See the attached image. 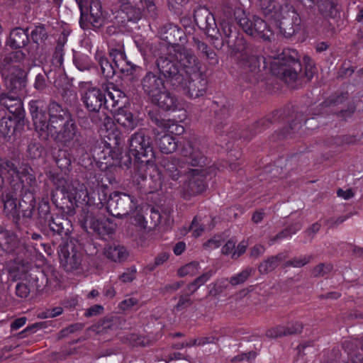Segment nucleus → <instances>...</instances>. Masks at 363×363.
<instances>
[{
	"label": "nucleus",
	"mask_w": 363,
	"mask_h": 363,
	"mask_svg": "<svg viewBox=\"0 0 363 363\" xmlns=\"http://www.w3.org/2000/svg\"><path fill=\"white\" fill-rule=\"evenodd\" d=\"M238 60L242 72V79L250 84L257 83L261 76V62H263V68L267 64L259 48L252 45L246 46L240 53Z\"/></svg>",
	"instance_id": "nucleus-8"
},
{
	"label": "nucleus",
	"mask_w": 363,
	"mask_h": 363,
	"mask_svg": "<svg viewBox=\"0 0 363 363\" xmlns=\"http://www.w3.org/2000/svg\"><path fill=\"white\" fill-rule=\"evenodd\" d=\"M194 18L197 26L208 37L218 40L216 34L218 32L215 18L211 11L205 7L194 11Z\"/></svg>",
	"instance_id": "nucleus-17"
},
{
	"label": "nucleus",
	"mask_w": 363,
	"mask_h": 363,
	"mask_svg": "<svg viewBox=\"0 0 363 363\" xmlns=\"http://www.w3.org/2000/svg\"><path fill=\"white\" fill-rule=\"evenodd\" d=\"M26 55L21 50L9 53L3 60L1 73L6 90L3 92L22 96L26 93V79L23 70L16 63L23 60Z\"/></svg>",
	"instance_id": "nucleus-7"
},
{
	"label": "nucleus",
	"mask_w": 363,
	"mask_h": 363,
	"mask_svg": "<svg viewBox=\"0 0 363 363\" xmlns=\"http://www.w3.org/2000/svg\"><path fill=\"white\" fill-rule=\"evenodd\" d=\"M157 144L160 151L164 154L172 153L177 147L174 137L169 134H164L158 138Z\"/></svg>",
	"instance_id": "nucleus-38"
},
{
	"label": "nucleus",
	"mask_w": 363,
	"mask_h": 363,
	"mask_svg": "<svg viewBox=\"0 0 363 363\" xmlns=\"http://www.w3.org/2000/svg\"><path fill=\"white\" fill-rule=\"evenodd\" d=\"M134 178L138 181H145L148 175H150L149 170L155 168V159L152 164L144 162L143 160H135Z\"/></svg>",
	"instance_id": "nucleus-36"
},
{
	"label": "nucleus",
	"mask_w": 363,
	"mask_h": 363,
	"mask_svg": "<svg viewBox=\"0 0 363 363\" xmlns=\"http://www.w3.org/2000/svg\"><path fill=\"white\" fill-rule=\"evenodd\" d=\"M303 325L300 322H292L287 325H279L266 332V336L269 338H277L286 335L299 334L302 332Z\"/></svg>",
	"instance_id": "nucleus-24"
},
{
	"label": "nucleus",
	"mask_w": 363,
	"mask_h": 363,
	"mask_svg": "<svg viewBox=\"0 0 363 363\" xmlns=\"http://www.w3.org/2000/svg\"><path fill=\"white\" fill-rule=\"evenodd\" d=\"M38 243L43 244V237L35 232L27 231L26 235L18 238V236L10 231L0 232V256L6 255L10 262L21 267H28L32 257L39 250Z\"/></svg>",
	"instance_id": "nucleus-4"
},
{
	"label": "nucleus",
	"mask_w": 363,
	"mask_h": 363,
	"mask_svg": "<svg viewBox=\"0 0 363 363\" xmlns=\"http://www.w3.org/2000/svg\"><path fill=\"white\" fill-rule=\"evenodd\" d=\"M234 18L240 28L255 38L270 41L274 35L267 23L257 16H247L242 9L238 8L234 11Z\"/></svg>",
	"instance_id": "nucleus-9"
},
{
	"label": "nucleus",
	"mask_w": 363,
	"mask_h": 363,
	"mask_svg": "<svg viewBox=\"0 0 363 363\" xmlns=\"http://www.w3.org/2000/svg\"><path fill=\"white\" fill-rule=\"evenodd\" d=\"M85 18L93 27L99 28L104 23L102 5L100 0H90L89 15L86 16L82 11L80 25L84 29L87 26Z\"/></svg>",
	"instance_id": "nucleus-20"
},
{
	"label": "nucleus",
	"mask_w": 363,
	"mask_h": 363,
	"mask_svg": "<svg viewBox=\"0 0 363 363\" xmlns=\"http://www.w3.org/2000/svg\"><path fill=\"white\" fill-rule=\"evenodd\" d=\"M288 257L286 252H280L275 256H271L259 265V271L262 274H267L273 271L278 265Z\"/></svg>",
	"instance_id": "nucleus-35"
},
{
	"label": "nucleus",
	"mask_w": 363,
	"mask_h": 363,
	"mask_svg": "<svg viewBox=\"0 0 363 363\" xmlns=\"http://www.w3.org/2000/svg\"><path fill=\"white\" fill-rule=\"evenodd\" d=\"M72 160H73L69 152H63L58 155L55 162L61 170H67L71 166Z\"/></svg>",
	"instance_id": "nucleus-55"
},
{
	"label": "nucleus",
	"mask_w": 363,
	"mask_h": 363,
	"mask_svg": "<svg viewBox=\"0 0 363 363\" xmlns=\"http://www.w3.org/2000/svg\"><path fill=\"white\" fill-rule=\"evenodd\" d=\"M129 152L135 160H143L152 164L155 159L151 138L145 129H140L129 139Z\"/></svg>",
	"instance_id": "nucleus-10"
},
{
	"label": "nucleus",
	"mask_w": 363,
	"mask_h": 363,
	"mask_svg": "<svg viewBox=\"0 0 363 363\" xmlns=\"http://www.w3.org/2000/svg\"><path fill=\"white\" fill-rule=\"evenodd\" d=\"M155 65L164 82L173 89L182 86L184 77L178 62L171 56H161L156 60Z\"/></svg>",
	"instance_id": "nucleus-11"
},
{
	"label": "nucleus",
	"mask_w": 363,
	"mask_h": 363,
	"mask_svg": "<svg viewBox=\"0 0 363 363\" xmlns=\"http://www.w3.org/2000/svg\"><path fill=\"white\" fill-rule=\"evenodd\" d=\"M137 208L134 197L121 192H113L107 201V209L114 217L122 218L133 213Z\"/></svg>",
	"instance_id": "nucleus-13"
},
{
	"label": "nucleus",
	"mask_w": 363,
	"mask_h": 363,
	"mask_svg": "<svg viewBox=\"0 0 363 363\" xmlns=\"http://www.w3.org/2000/svg\"><path fill=\"white\" fill-rule=\"evenodd\" d=\"M307 1L310 3L309 6H312V4L315 5L318 13L323 18H334L338 13L337 0H310Z\"/></svg>",
	"instance_id": "nucleus-27"
},
{
	"label": "nucleus",
	"mask_w": 363,
	"mask_h": 363,
	"mask_svg": "<svg viewBox=\"0 0 363 363\" xmlns=\"http://www.w3.org/2000/svg\"><path fill=\"white\" fill-rule=\"evenodd\" d=\"M48 37L46 27L43 24L35 26L30 33L33 42L37 45L43 43Z\"/></svg>",
	"instance_id": "nucleus-47"
},
{
	"label": "nucleus",
	"mask_w": 363,
	"mask_h": 363,
	"mask_svg": "<svg viewBox=\"0 0 363 363\" xmlns=\"http://www.w3.org/2000/svg\"><path fill=\"white\" fill-rule=\"evenodd\" d=\"M31 292L33 291L26 279L16 286V294L19 298H26Z\"/></svg>",
	"instance_id": "nucleus-54"
},
{
	"label": "nucleus",
	"mask_w": 363,
	"mask_h": 363,
	"mask_svg": "<svg viewBox=\"0 0 363 363\" xmlns=\"http://www.w3.org/2000/svg\"><path fill=\"white\" fill-rule=\"evenodd\" d=\"M123 65V69L122 68H117L121 73L125 75H131L133 74L138 68H139L138 66L133 64L130 61L127 60H124Z\"/></svg>",
	"instance_id": "nucleus-61"
},
{
	"label": "nucleus",
	"mask_w": 363,
	"mask_h": 363,
	"mask_svg": "<svg viewBox=\"0 0 363 363\" xmlns=\"http://www.w3.org/2000/svg\"><path fill=\"white\" fill-rule=\"evenodd\" d=\"M84 225L86 228H89L99 235L110 234L112 232L111 228L106 227L104 223L100 222L92 216H87L84 220Z\"/></svg>",
	"instance_id": "nucleus-39"
},
{
	"label": "nucleus",
	"mask_w": 363,
	"mask_h": 363,
	"mask_svg": "<svg viewBox=\"0 0 363 363\" xmlns=\"http://www.w3.org/2000/svg\"><path fill=\"white\" fill-rule=\"evenodd\" d=\"M302 122H306V118L303 117V113H296L295 115V120L287 127H285L281 135L279 136L280 139L286 138L293 133H295L301 128Z\"/></svg>",
	"instance_id": "nucleus-43"
},
{
	"label": "nucleus",
	"mask_w": 363,
	"mask_h": 363,
	"mask_svg": "<svg viewBox=\"0 0 363 363\" xmlns=\"http://www.w3.org/2000/svg\"><path fill=\"white\" fill-rule=\"evenodd\" d=\"M109 56L111 57L116 68L123 69L122 64L127 57L122 45L118 44V48H111L109 49Z\"/></svg>",
	"instance_id": "nucleus-46"
},
{
	"label": "nucleus",
	"mask_w": 363,
	"mask_h": 363,
	"mask_svg": "<svg viewBox=\"0 0 363 363\" xmlns=\"http://www.w3.org/2000/svg\"><path fill=\"white\" fill-rule=\"evenodd\" d=\"M231 106L229 103L223 104L219 111H216V132L223 134L226 133L231 138H234L233 127L229 125L227 123H223V120L228 118L230 115Z\"/></svg>",
	"instance_id": "nucleus-25"
},
{
	"label": "nucleus",
	"mask_w": 363,
	"mask_h": 363,
	"mask_svg": "<svg viewBox=\"0 0 363 363\" xmlns=\"http://www.w3.org/2000/svg\"><path fill=\"white\" fill-rule=\"evenodd\" d=\"M164 83L160 74L152 71L147 72L140 81L141 88L150 99L164 89Z\"/></svg>",
	"instance_id": "nucleus-18"
},
{
	"label": "nucleus",
	"mask_w": 363,
	"mask_h": 363,
	"mask_svg": "<svg viewBox=\"0 0 363 363\" xmlns=\"http://www.w3.org/2000/svg\"><path fill=\"white\" fill-rule=\"evenodd\" d=\"M116 123L126 130H133L138 125L139 121L133 113L123 108H119L114 116Z\"/></svg>",
	"instance_id": "nucleus-29"
},
{
	"label": "nucleus",
	"mask_w": 363,
	"mask_h": 363,
	"mask_svg": "<svg viewBox=\"0 0 363 363\" xmlns=\"http://www.w3.org/2000/svg\"><path fill=\"white\" fill-rule=\"evenodd\" d=\"M30 113L40 140L51 138L55 143L69 147L73 161L81 163L93 143L91 135L82 132L70 111L55 101L48 105L43 99L29 103Z\"/></svg>",
	"instance_id": "nucleus-1"
},
{
	"label": "nucleus",
	"mask_w": 363,
	"mask_h": 363,
	"mask_svg": "<svg viewBox=\"0 0 363 363\" xmlns=\"http://www.w3.org/2000/svg\"><path fill=\"white\" fill-rule=\"evenodd\" d=\"M76 67L82 72L89 71L92 67V62L89 57L84 54H76L73 57Z\"/></svg>",
	"instance_id": "nucleus-48"
},
{
	"label": "nucleus",
	"mask_w": 363,
	"mask_h": 363,
	"mask_svg": "<svg viewBox=\"0 0 363 363\" xmlns=\"http://www.w3.org/2000/svg\"><path fill=\"white\" fill-rule=\"evenodd\" d=\"M271 72L284 81L291 89H297L301 77L300 55L294 49H284L269 56Z\"/></svg>",
	"instance_id": "nucleus-6"
},
{
	"label": "nucleus",
	"mask_w": 363,
	"mask_h": 363,
	"mask_svg": "<svg viewBox=\"0 0 363 363\" xmlns=\"http://www.w3.org/2000/svg\"><path fill=\"white\" fill-rule=\"evenodd\" d=\"M160 33L161 38L168 44L177 45L181 42L184 32L177 25L167 23L161 28Z\"/></svg>",
	"instance_id": "nucleus-28"
},
{
	"label": "nucleus",
	"mask_w": 363,
	"mask_h": 363,
	"mask_svg": "<svg viewBox=\"0 0 363 363\" xmlns=\"http://www.w3.org/2000/svg\"><path fill=\"white\" fill-rule=\"evenodd\" d=\"M252 272L251 268H247L239 274L231 277L229 281L233 286L243 284L251 275Z\"/></svg>",
	"instance_id": "nucleus-56"
},
{
	"label": "nucleus",
	"mask_w": 363,
	"mask_h": 363,
	"mask_svg": "<svg viewBox=\"0 0 363 363\" xmlns=\"http://www.w3.org/2000/svg\"><path fill=\"white\" fill-rule=\"evenodd\" d=\"M125 320L117 315L106 316L95 325L98 333H108L124 328Z\"/></svg>",
	"instance_id": "nucleus-23"
},
{
	"label": "nucleus",
	"mask_w": 363,
	"mask_h": 363,
	"mask_svg": "<svg viewBox=\"0 0 363 363\" xmlns=\"http://www.w3.org/2000/svg\"><path fill=\"white\" fill-rule=\"evenodd\" d=\"M150 100L152 104L157 105L164 111H174L177 109L179 106L177 98L175 95L166 90L165 88Z\"/></svg>",
	"instance_id": "nucleus-21"
},
{
	"label": "nucleus",
	"mask_w": 363,
	"mask_h": 363,
	"mask_svg": "<svg viewBox=\"0 0 363 363\" xmlns=\"http://www.w3.org/2000/svg\"><path fill=\"white\" fill-rule=\"evenodd\" d=\"M142 306L141 301L139 298L127 296L124 300L119 303V308L123 311H128L131 309H138Z\"/></svg>",
	"instance_id": "nucleus-51"
},
{
	"label": "nucleus",
	"mask_w": 363,
	"mask_h": 363,
	"mask_svg": "<svg viewBox=\"0 0 363 363\" xmlns=\"http://www.w3.org/2000/svg\"><path fill=\"white\" fill-rule=\"evenodd\" d=\"M189 79L184 77L181 87L177 91H181L190 99H196L205 94L207 89V79L206 75L200 73L197 76H189Z\"/></svg>",
	"instance_id": "nucleus-16"
},
{
	"label": "nucleus",
	"mask_w": 363,
	"mask_h": 363,
	"mask_svg": "<svg viewBox=\"0 0 363 363\" xmlns=\"http://www.w3.org/2000/svg\"><path fill=\"white\" fill-rule=\"evenodd\" d=\"M47 227L52 235H58L61 237L67 236L72 231V223L68 218L62 215H55L50 220Z\"/></svg>",
	"instance_id": "nucleus-22"
},
{
	"label": "nucleus",
	"mask_w": 363,
	"mask_h": 363,
	"mask_svg": "<svg viewBox=\"0 0 363 363\" xmlns=\"http://www.w3.org/2000/svg\"><path fill=\"white\" fill-rule=\"evenodd\" d=\"M81 99L89 113V118L92 123L101 128L108 129L111 127L113 120L102 109L108 108V100L104 93L98 87L94 86L91 82H81Z\"/></svg>",
	"instance_id": "nucleus-5"
},
{
	"label": "nucleus",
	"mask_w": 363,
	"mask_h": 363,
	"mask_svg": "<svg viewBox=\"0 0 363 363\" xmlns=\"http://www.w3.org/2000/svg\"><path fill=\"white\" fill-rule=\"evenodd\" d=\"M104 90L107 93L108 103H111L112 107L118 106L120 100L125 96L124 92L117 88L113 83L107 84Z\"/></svg>",
	"instance_id": "nucleus-40"
},
{
	"label": "nucleus",
	"mask_w": 363,
	"mask_h": 363,
	"mask_svg": "<svg viewBox=\"0 0 363 363\" xmlns=\"http://www.w3.org/2000/svg\"><path fill=\"white\" fill-rule=\"evenodd\" d=\"M136 268L132 267L128 268L119 277L120 280L123 283L131 282L135 279Z\"/></svg>",
	"instance_id": "nucleus-62"
},
{
	"label": "nucleus",
	"mask_w": 363,
	"mask_h": 363,
	"mask_svg": "<svg viewBox=\"0 0 363 363\" xmlns=\"http://www.w3.org/2000/svg\"><path fill=\"white\" fill-rule=\"evenodd\" d=\"M201 220H199V218L196 216L193 219L189 227V230L192 231V235L195 238L201 235L204 230V224L201 223Z\"/></svg>",
	"instance_id": "nucleus-60"
},
{
	"label": "nucleus",
	"mask_w": 363,
	"mask_h": 363,
	"mask_svg": "<svg viewBox=\"0 0 363 363\" xmlns=\"http://www.w3.org/2000/svg\"><path fill=\"white\" fill-rule=\"evenodd\" d=\"M60 264L67 272H80L83 269V252L73 242L60 244L58 247Z\"/></svg>",
	"instance_id": "nucleus-12"
},
{
	"label": "nucleus",
	"mask_w": 363,
	"mask_h": 363,
	"mask_svg": "<svg viewBox=\"0 0 363 363\" xmlns=\"http://www.w3.org/2000/svg\"><path fill=\"white\" fill-rule=\"evenodd\" d=\"M67 189L70 191L68 197L72 205L79 206L88 202V192L84 184L74 181Z\"/></svg>",
	"instance_id": "nucleus-26"
},
{
	"label": "nucleus",
	"mask_w": 363,
	"mask_h": 363,
	"mask_svg": "<svg viewBox=\"0 0 363 363\" xmlns=\"http://www.w3.org/2000/svg\"><path fill=\"white\" fill-rule=\"evenodd\" d=\"M180 154L182 159H167L164 160L163 166L169 178L183 182L182 196L189 199L206 189L204 167L207 158L196 141L185 142Z\"/></svg>",
	"instance_id": "nucleus-2"
},
{
	"label": "nucleus",
	"mask_w": 363,
	"mask_h": 363,
	"mask_svg": "<svg viewBox=\"0 0 363 363\" xmlns=\"http://www.w3.org/2000/svg\"><path fill=\"white\" fill-rule=\"evenodd\" d=\"M140 5L141 4H133L121 6L116 18H123L122 23L126 21L123 16L126 17L127 21L137 22L143 16V9Z\"/></svg>",
	"instance_id": "nucleus-30"
},
{
	"label": "nucleus",
	"mask_w": 363,
	"mask_h": 363,
	"mask_svg": "<svg viewBox=\"0 0 363 363\" xmlns=\"http://www.w3.org/2000/svg\"><path fill=\"white\" fill-rule=\"evenodd\" d=\"M12 270L17 271L19 273L27 274L25 278L33 291L40 292L44 291L48 284V279L43 270L37 267H30V261L28 267H21L18 269V264H14Z\"/></svg>",
	"instance_id": "nucleus-15"
},
{
	"label": "nucleus",
	"mask_w": 363,
	"mask_h": 363,
	"mask_svg": "<svg viewBox=\"0 0 363 363\" xmlns=\"http://www.w3.org/2000/svg\"><path fill=\"white\" fill-rule=\"evenodd\" d=\"M174 57L188 77L202 73L201 63L191 50L179 47L175 50Z\"/></svg>",
	"instance_id": "nucleus-14"
},
{
	"label": "nucleus",
	"mask_w": 363,
	"mask_h": 363,
	"mask_svg": "<svg viewBox=\"0 0 363 363\" xmlns=\"http://www.w3.org/2000/svg\"><path fill=\"white\" fill-rule=\"evenodd\" d=\"M150 119L152 123L160 128H162L164 129L169 128V121L162 118L159 115L152 114L150 116Z\"/></svg>",
	"instance_id": "nucleus-63"
},
{
	"label": "nucleus",
	"mask_w": 363,
	"mask_h": 363,
	"mask_svg": "<svg viewBox=\"0 0 363 363\" xmlns=\"http://www.w3.org/2000/svg\"><path fill=\"white\" fill-rule=\"evenodd\" d=\"M193 41L194 46H195L196 49L198 51H200L208 59H216V52L213 50H211L206 43L201 41L199 38H196L195 37L193 38Z\"/></svg>",
	"instance_id": "nucleus-50"
},
{
	"label": "nucleus",
	"mask_w": 363,
	"mask_h": 363,
	"mask_svg": "<svg viewBox=\"0 0 363 363\" xmlns=\"http://www.w3.org/2000/svg\"><path fill=\"white\" fill-rule=\"evenodd\" d=\"M313 259L312 255H300L297 257H294L291 259L284 262L283 267L285 268L287 267H294V268H300L302 267L307 264H308L311 259Z\"/></svg>",
	"instance_id": "nucleus-49"
},
{
	"label": "nucleus",
	"mask_w": 363,
	"mask_h": 363,
	"mask_svg": "<svg viewBox=\"0 0 363 363\" xmlns=\"http://www.w3.org/2000/svg\"><path fill=\"white\" fill-rule=\"evenodd\" d=\"M333 269V266L329 263H320L313 268L311 275L314 277H324Z\"/></svg>",
	"instance_id": "nucleus-53"
},
{
	"label": "nucleus",
	"mask_w": 363,
	"mask_h": 363,
	"mask_svg": "<svg viewBox=\"0 0 363 363\" xmlns=\"http://www.w3.org/2000/svg\"><path fill=\"white\" fill-rule=\"evenodd\" d=\"M17 121H19L14 116L3 117L0 121V135L4 137H10L16 129Z\"/></svg>",
	"instance_id": "nucleus-44"
},
{
	"label": "nucleus",
	"mask_w": 363,
	"mask_h": 363,
	"mask_svg": "<svg viewBox=\"0 0 363 363\" xmlns=\"http://www.w3.org/2000/svg\"><path fill=\"white\" fill-rule=\"evenodd\" d=\"M29 42V35L28 29H23L21 28H15L9 35L8 45L13 49L24 48Z\"/></svg>",
	"instance_id": "nucleus-32"
},
{
	"label": "nucleus",
	"mask_w": 363,
	"mask_h": 363,
	"mask_svg": "<svg viewBox=\"0 0 363 363\" xmlns=\"http://www.w3.org/2000/svg\"><path fill=\"white\" fill-rule=\"evenodd\" d=\"M281 115L279 114V112L276 111L275 113H273V121L268 118H262L257 121L255 123H254L252 125L250 128L252 136L260 133L265 129L268 128L272 123L276 122L281 118Z\"/></svg>",
	"instance_id": "nucleus-41"
},
{
	"label": "nucleus",
	"mask_w": 363,
	"mask_h": 363,
	"mask_svg": "<svg viewBox=\"0 0 363 363\" xmlns=\"http://www.w3.org/2000/svg\"><path fill=\"white\" fill-rule=\"evenodd\" d=\"M121 4V7L133 4H141V6L145 9L149 15L155 18L157 16V9L154 0H118Z\"/></svg>",
	"instance_id": "nucleus-45"
},
{
	"label": "nucleus",
	"mask_w": 363,
	"mask_h": 363,
	"mask_svg": "<svg viewBox=\"0 0 363 363\" xmlns=\"http://www.w3.org/2000/svg\"><path fill=\"white\" fill-rule=\"evenodd\" d=\"M193 304V301L191 298L190 294L182 291L178 297V302L174 306V310L177 311H181L184 309L191 306Z\"/></svg>",
	"instance_id": "nucleus-52"
},
{
	"label": "nucleus",
	"mask_w": 363,
	"mask_h": 363,
	"mask_svg": "<svg viewBox=\"0 0 363 363\" xmlns=\"http://www.w3.org/2000/svg\"><path fill=\"white\" fill-rule=\"evenodd\" d=\"M2 174L7 175L11 187L15 190L21 189L20 206L23 210V216L31 218L35 211V194L39 191L33 169L28 164L20 165L16 159L0 157V191L4 184Z\"/></svg>",
	"instance_id": "nucleus-3"
},
{
	"label": "nucleus",
	"mask_w": 363,
	"mask_h": 363,
	"mask_svg": "<svg viewBox=\"0 0 363 363\" xmlns=\"http://www.w3.org/2000/svg\"><path fill=\"white\" fill-rule=\"evenodd\" d=\"M53 216L50 213V206L48 199L43 198L38 206L35 218L36 224L42 228H45Z\"/></svg>",
	"instance_id": "nucleus-33"
},
{
	"label": "nucleus",
	"mask_w": 363,
	"mask_h": 363,
	"mask_svg": "<svg viewBox=\"0 0 363 363\" xmlns=\"http://www.w3.org/2000/svg\"><path fill=\"white\" fill-rule=\"evenodd\" d=\"M11 189L15 191H19L20 201L17 203V199L16 196L13 195L12 193H6L2 196V201L4 203V211L8 216H12L15 217L18 215L19 210L23 213V210L20 206V202L21 201V189L15 190L13 188Z\"/></svg>",
	"instance_id": "nucleus-31"
},
{
	"label": "nucleus",
	"mask_w": 363,
	"mask_h": 363,
	"mask_svg": "<svg viewBox=\"0 0 363 363\" xmlns=\"http://www.w3.org/2000/svg\"><path fill=\"white\" fill-rule=\"evenodd\" d=\"M0 106L8 110L13 116L21 120L24 117V109L21 96L2 92L0 96Z\"/></svg>",
	"instance_id": "nucleus-19"
},
{
	"label": "nucleus",
	"mask_w": 363,
	"mask_h": 363,
	"mask_svg": "<svg viewBox=\"0 0 363 363\" xmlns=\"http://www.w3.org/2000/svg\"><path fill=\"white\" fill-rule=\"evenodd\" d=\"M95 58L100 66L103 77L106 79H112L116 74V69H117L115 65L113 66L102 53L97 52Z\"/></svg>",
	"instance_id": "nucleus-37"
},
{
	"label": "nucleus",
	"mask_w": 363,
	"mask_h": 363,
	"mask_svg": "<svg viewBox=\"0 0 363 363\" xmlns=\"http://www.w3.org/2000/svg\"><path fill=\"white\" fill-rule=\"evenodd\" d=\"M259 6L266 16L277 18L281 11L280 4L275 0H260Z\"/></svg>",
	"instance_id": "nucleus-42"
},
{
	"label": "nucleus",
	"mask_w": 363,
	"mask_h": 363,
	"mask_svg": "<svg viewBox=\"0 0 363 363\" xmlns=\"http://www.w3.org/2000/svg\"><path fill=\"white\" fill-rule=\"evenodd\" d=\"M349 218L350 215L341 216L338 218H330L325 221V223L330 228H336Z\"/></svg>",
	"instance_id": "nucleus-64"
},
{
	"label": "nucleus",
	"mask_w": 363,
	"mask_h": 363,
	"mask_svg": "<svg viewBox=\"0 0 363 363\" xmlns=\"http://www.w3.org/2000/svg\"><path fill=\"white\" fill-rule=\"evenodd\" d=\"M221 29L222 33L224 35V38L222 42V45L224 43H225L229 47L232 46V45H230V38L232 36L233 29H235V28L230 24L229 21H223L221 23Z\"/></svg>",
	"instance_id": "nucleus-57"
},
{
	"label": "nucleus",
	"mask_w": 363,
	"mask_h": 363,
	"mask_svg": "<svg viewBox=\"0 0 363 363\" xmlns=\"http://www.w3.org/2000/svg\"><path fill=\"white\" fill-rule=\"evenodd\" d=\"M198 265L199 264L196 262H190L179 269L177 274L180 277L194 275L197 271Z\"/></svg>",
	"instance_id": "nucleus-59"
},
{
	"label": "nucleus",
	"mask_w": 363,
	"mask_h": 363,
	"mask_svg": "<svg viewBox=\"0 0 363 363\" xmlns=\"http://www.w3.org/2000/svg\"><path fill=\"white\" fill-rule=\"evenodd\" d=\"M43 148L38 143H31L27 148V156L30 159H36L41 156Z\"/></svg>",
	"instance_id": "nucleus-58"
},
{
	"label": "nucleus",
	"mask_w": 363,
	"mask_h": 363,
	"mask_svg": "<svg viewBox=\"0 0 363 363\" xmlns=\"http://www.w3.org/2000/svg\"><path fill=\"white\" fill-rule=\"evenodd\" d=\"M105 256L115 262H122L127 259L128 252L125 247L119 245H110L104 248Z\"/></svg>",
	"instance_id": "nucleus-34"
}]
</instances>
